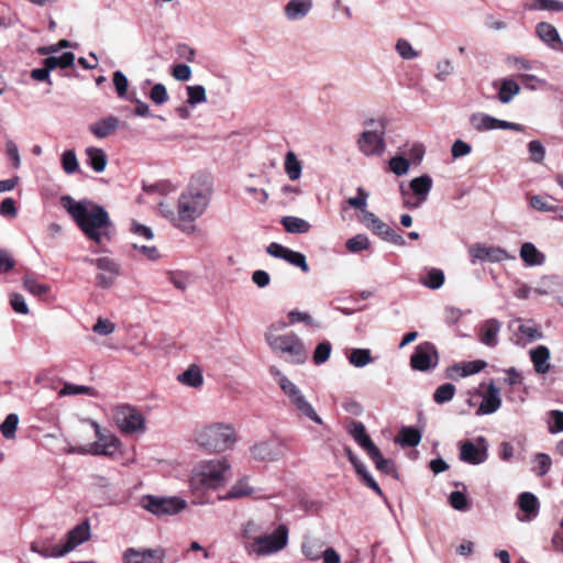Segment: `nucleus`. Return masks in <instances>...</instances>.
Instances as JSON below:
<instances>
[{
  "label": "nucleus",
  "mask_w": 563,
  "mask_h": 563,
  "mask_svg": "<svg viewBox=\"0 0 563 563\" xmlns=\"http://www.w3.org/2000/svg\"><path fill=\"white\" fill-rule=\"evenodd\" d=\"M253 492V487H251L247 483V477H242L234 483L228 493L223 495L218 494L217 498L219 500L239 499L252 495Z\"/></svg>",
  "instance_id": "29"
},
{
  "label": "nucleus",
  "mask_w": 563,
  "mask_h": 563,
  "mask_svg": "<svg viewBox=\"0 0 563 563\" xmlns=\"http://www.w3.org/2000/svg\"><path fill=\"white\" fill-rule=\"evenodd\" d=\"M461 364H462L461 377H466V376H470V375L477 374L483 368H485V366L487 365V363L485 361H482V360L464 362V363H461Z\"/></svg>",
  "instance_id": "57"
},
{
  "label": "nucleus",
  "mask_w": 563,
  "mask_h": 563,
  "mask_svg": "<svg viewBox=\"0 0 563 563\" xmlns=\"http://www.w3.org/2000/svg\"><path fill=\"white\" fill-rule=\"evenodd\" d=\"M331 354V344L328 341L321 342L317 345L313 353V361L316 364H322L327 362Z\"/></svg>",
  "instance_id": "60"
},
{
  "label": "nucleus",
  "mask_w": 563,
  "mask_h": 563,
  "mask_svg": "<svg viewBox=\"0 0 563 563\" xmlns=\"http://www.w3.org/2000/svg\"><path fill=\"white\" fill-rule=\"evenodd\" d=\"M323 542L320 540L308 539L302 545L303 555L310 561H318L322 555Z\"/></svg>",
  "instance_id": "44"
},
{
  "label": "nucleus",
  "mask_w": 563,
  "mask_h": 563,
  "mask_svg": "<svg viewBox=\"0 0 563 563\" xmlns=\"http://www.w3.org/2000/svg\"><path fill=\"white\" fill-rule=\"evenodd\" d=\"M234 477L230 459L224 456L213 457V490L225 486Z\"/></svg>",
  "instance_id": "16"
},
{
  "label": "nucleus",
  "mask_w": 563,
  "mask_h": 563,
  "mask_svg": "<svg viewBox=\"0 0 563 563\" xmlns=\"http://www.w3.org/2000/svg\"><path fill=\"white\" fill-rule=\"evenodd\" d=\"M520 257L528 266H540L545 262V255L531 242L521 245Z\"/></svg>",
  "instance_id": "30"
},
{
  "label": "nucleus",
  "mask_w": 563,
  "mask_h": 563,
  "mask_svg": "<svg viewBox=\"0 0 563 563\" xmlns=\"http://www.w3.org/2000/svg\"><path fill=\"white\" fill-rule=\"evenodd\" d=\"M396 52L404 59H413L419 56V53L413 49L412 45L405 38H399L396 43Z\"/></svg>",
  "instance_id": "53"
},
{
  "label": "nucleus",
  "mask_w": 563,
  "mask_h": 563,
  "mask_svg": "<svg viewBox=\"0 0 563 563\" xmlns=\"http://www.w3.org/2000/svg\"><path fill=\"white\" fill-rule=\"evenodd\" d=\"M95 264L98 269L103 271L110 275L118 276L119 275V266L118 264L109 258V257H100L95 261Z\"/></svg>",
  "instance_id": "62"
},
{
  "label": "nucleus",
  "mask_w": 563,
  "mask_h": 563,
  "mask_svg": "<svg viewBox=\"0 0 563 563\" xmlns=\"http://www.w3.org/2000/svg\"><path fill=\"white\" fill-rule=\"evenodd\" d=\"M97 441L90 445V452L96 455H112L119 448V439L111 434L104 433L97 422H92Z\"/></svg>",
  "instance_id": "15"
},
{
  "label": "nucleus",
  "mask_w": 563,
  "mask_h": 563,
  "mask_svg": "<svg viewBox=\"0 0 563 563\" xmlns=\"http://www.w3.org/2000/svg\"><path fill=\"white\" fill-rule=\"evenodd\" d=\"M199 178H194L187 192H184L178 200L177 218L178 227H184L200 217L209 203L208 192H202L195 188V183Z\"/></svg>",
  "instance_id": "2"
},
{
  "label": "nucleus",
  "mask_w": 563,
  "mask_h": 563,
  "mask_svg": "<svg viewBox=\"0 0 563 563\" xmlns=\"http://www.w3.org/2000/svg\"><path fill=\"white\" fill-rule=\"evenodd\" d=\"M143 507L156 516L176 515L186 507V501L178 497H157L147 495L142 499Z\"/></svg>",
  "instance_id": "7"
},
{
  "label": "nucleus",
  "mask_w": 563,
  "mask_h": 563,
  "mask_svg": "<svg viewBox=\"0 0 563 563\" xmlns=\"http://www.w3.org/2000/svg\"><path fill=\"white\" fill-rule=\"evenodd\" d=\"M369 245V240L365 234H357L349 239L345 243L346 250L351 253H357L363 250H367Z\"/></svg>",
  "instance_id": "50"
},
{
  "label": "nucleus",
  "mask_w": 563,
  "mask_h": 563,
  "mask_svg": "<svg viewBox=\"0 0 563 563\" xmlns=\"http://www.w3.org/2000/svg\"><path fill=\"white\" fill-rule=\"evenodd\" d=\"M288 541V529L286 526L280 525L276 530L264 537H258L255 540L254 551L258 554H268L282 550Z\"/></svg>",
  "instance_id": "9"
},
{
  "label": "nucleus",
  "mask_w": 563,
  "mask_h": 563,
  "mask_svg": "<svg viewBox=\"0 0 563 563\" xmlns=\"http://www.w3.org/2000/svg\"><path fill=\"white\" fill-rule=\"evenodd\" d=\"M468 252L472 264H476L477 262L500 263L506 260H515V256L509 255L501 247L474 244L470 247Z\"/></svg>",
  "instance_id": "12"
},
{
  "label": "nucleus",
  "mask_w": 563,
  "mask_h": 563,
  "mask_svg": "<svg viewBox=\"0 0 563 563\" xmlns=\"http://www.w3.org/2000/svg\"><path fill=\"white\" fill-rule=\"evenodd\" d=\"M87 163L97 173H101L107 166V154L103 150L95 146L86 148Z\"/></svg>",
  "instance_id": "33"
},
{
  "label": "nucleus",
  "mask_w": 563,
  "mask_h": 563,
  "mask_svg": "<svg viewBox=\"0 0 563 563\" xmlns=\"http://www.w3.org/2000/svg\"><path fill=\"white\" fill-rule=\"evenodd\" d=\"M455 386L451 383L440 385L433 393V401L443 405L453 399L455 395Z\"/></svg>",
  "instance_id": "47"
},
{
  "label": "nucleus",
  "mask_w": 563,
  "mask_h": 563,
  "mask_svg": "<svg viewBox=\"0 0 563 563\" xmlns=\"http://www.w3.org/2000/svg\"><path fill=\"white\" fill-rule=\"evenodd\" d=\"M238 442V433L232 423L213 422V452L232 451Z\"/></svg>",
  "instance_id": "10"
},
{
  "label": "nucleus",
  "mask_w": 563,
  "mask_h": 563,
  "mask_svg": "<svg viewBox=\"0 0 563 563\" xmlns=\"http://www.w3.org/2000/svg\"><path fill=\"white\" fill-rule=\"evenodd\" d=\"M384 126L380 130L364 131L358 137L357 144L360 151L366 155H379L385 150Z\"/></svg>",
  "instance_id": "14"
},
{
  "label": "nucleus",
  "mask_w": 563,
  "mask_h": 563,
  "mask_svg": "<svg viewBox=\"0 0 563 563\" xmlns=\"http://www.w3.org/2000/svg\"><path fill=\"white\" fill-rule=\"evenodd\" d=\"M470 122L477 132L495 130L494 117L483 112L472 114Z\"/></svg>",
  "instance_id": "43"
},
{
  "label": "nucleus",
  "mask_w": 563,
  "mask_h": 563,
  "mask_svg": "<svg viewBox=\"0 0 563 563\" xmlns=\"http://www.w3.org/2000/svg\"><path fill=\"white\" fill-rule=\"evenodd\" d=\"M30 549L43 558H59L66 554L64 543H53L52 539L33 541Z\"/></svg>",
  "instance_id": "21"
},
{
  "label": "nucleus",
  "mask_w": 563,
  "mask_h": 563,
  "mask_svg": "<svg viewBox=\"0 0 563 563\" xmlns=\"http://www.w3.org/2000/svg\"><path fill=\"white\" fill-rule=\"evenodd\" d=\"M288 318H289V324H295L297 322H303L307 325H311V327H316V328L319 327V324L313 320V318L307 312L291 310L288 312Z\"/></svg>",
  "instance_id": "59"
},
{
  "label": "nucleus",
  "mask_w": 563,
  "mask_h": 563,
  "mask_svg": "<svg viewBox=\"0 0 563 563\" xmlns=\"http://www.w3.org/2000/svg\"><path fill=\"white\" fill-rule=\"evenodd\" d=\"M519 91L520 86L515 80L504 79L499 88L498 99L501 103H509Z\"/></svg>",
  "instance_id": "40"
},
{
  "label": "nucleus",
  "mask_w": 563,
  "mask_h": 563,
  "mask_svg": "<svg viewBox=\"0 0 563 563\" xmlns=\"http://www.w3.org/2000/svg\"><path fill=\"white\" fill-rule=\"evenodd\" d=\"M450 505L459 511H465L468 509V500L464 493L460 490H454L450 494L449 497Z\"/></svg>",
  "instance_id": "55"
},
{
  "label": "nucleus",
  "mask_w": 563,
  "mask_h": 563,
  "mask_svg": "<svg viewBox=\"0 0 563 563\" xmlns=\"http://www.w3.org/2000/svg\"><path fill=\"white\" fill-rule=\"evenodd\" d=\"M371 231L386 242L398 246L406 245V241L402 235L398 234L393 228H390L380 219L376 221L374 225H371Z\"/></svg>",
  "instance_id": "23"
},
{
  "label": "nucleus",
  "mask_w": 563,
  "mask_h": 563,
  "mask_svg": "<svg viewBox=\"0 0 563 563\" xmlns=\"http://www.w3.org/2000/svg\"><path fill=\"white\" fill-rule=\"evenodd\" d=\"M421 441V433L418 429L412 427H402L399 431L397 442L402 446H417Z\"/></svg>",
  "instance_id": "37"
},
{
  "label": "nucleus",
  "mask_w": 563,
  "mask_h": 563,
  "mask_svg": "<svg viewBox=\"0 0 563 563\" xmlns=\"http://www.w3.org/2000/svg\"><path fill=\"white\" fill-rule=\"evenodd\" d=\"M528 152L531 162L540 164L544 161L545 147L539 140H533L528 143Z\"/></svg>",
  "instance_id": "52"
},
{
  "label": "nucleus",
  "mask_w": 563,
  "mask_h": 563,
  "mask_svg": "<svg viewBox=\"0 0 563 563\" xmlns=\"http://www.w3.org/2000/svg\"><path fill=\"white\" fill-rule=\"evenodd\" d=\"M271 374L277 378V383L280 389L289 398V400H291L294 397L298 396L301 393V390L285 375H283L278 368L272 367Z\"/></svg>",
  "instance_id": "35"
},
{
  "label": "nucleus",
  "mask_w": 563,
  "mask_h": 563,
  "mask_svg": "<svg viewBox=\"0 0 563 563\" xmlns=\"http://www.w3.org/2000/svg\"><path fill=\"white\" fill-rule=\"evenodd\" d=\"M151 100L156 104H163L168 100L166 87L163 84H155L150 92Z\"/></svg>",
  "instance_id": "63"
},
{
  "label": "nucleus",
  "mask_w": 563,
  "mask_h": 563,
  "mask_svg": "<svg viewBox=\"0 0 563 563\" xmlns=\"http://www.w3.org/2000/svg\"><path fill=\"white\" fill-rule=\"evenodd\" d=\"M311 8V0H289L285 5V15L290 21H297L303 19Z\"/></svg>",
  "instance_id": "26"
},
{
  "label": "nucleus",
  "mask_w": 563,
  "mask_h": 563,
  "mask_svg": "<svg viewBox=\"0 0 563 563\" xmlns=\"http://www.w3.org/2000/svg\"><path fill=\"white\" fill-rule=\"evenodd\" d=\"M280 223L285 230L291 234H303L307 233L311 228L308 221L294 216L283 217Z\"/></svg>",
  "instance_id": "34"
},
{
  "label": "nucleus",
  "mask_w": 563,
  "mask_h": 563,
  "mask_svg": "<svg viewBox=\"0 0 563 563\" xmlns=\"http://www.w3.org/2000/svg\"><path fill=\"white\" fill-rule=\"evenodd\" d=\"M178 380L190 387H199L202 385L201 371L197 365H190L183 374L178 376Z\"/></svg>",
  "instance_id": "39"
},
{
  "label": "nucleus",
  "mask_w": 563,
  "mask_h": 563,
  "mask_svg": "<svg viewBox=\"0 0 563 563\" xmlns=\"http://www.w3.org/2000/svg\"><path fill=\"white\" fill-rule=\"evenodd\" d=\"M290 402L295 406L297 411L307 419L313 421L317 424H322V418L317 413L312 405L306 399L302 393L294 397Z\"/></svg>",
  "instance_id": "28"
},
{
  "label": "nucleus",
  "mask_w": 563,
  "mask_h": 563,
  "mask_svg": "<svg viewBox=\"0 0 563 563\" xmlns=\"http://www.w3.org/2000/svg\"><path fill=\"white\" fill-rule=\"evenodd\" d=\"M90 538V525L88 520H85L77 525L66 534L64 548L66 553L73 551L75 548L89 540Z\"/></svg>",
  "instance_id": "19"
},
{
  "label": "nucleus",
  "mask_w": 563,
  "mask_h": 563,
  "mask_svg": "<svg viewBox=\"0 0 563 563\" xmlns=\"http://www.w3.org/2000/svg\"><path fill=\"white\" fill-rule=\"evenodd\" d=\"M439 353L435 345L431 342H422L418 344L410 357V365L419 372H430L439 364Z\"/></svg>",
  "instance_id": "6"
},
{
  "label": "nucleus",
  "mask_w": 563,
  "mask_h": 563,
  "mask_svg": "<svg viewBox=\"0 0 563 563\" xmlns=\"http://www.w3.org/2000/svg\"><path fill=\"white\" fill-rule=\"evenodd\" d=\"M62 166L66 174H74L78 170L79 164L76 153L73 150H67L62 155Z\"/></svg>",
  "instance_id": "51"
},
{
  "label": "nucleus",
  "mask_w": 563,
  "mask_h": 563,
  "mask_svg": "<svg viewBox=\"0 0 563 563\" xmlns=\"http://www.w3.org/2000/svg\"><path fill=\"white\" fill-rule=\"evenodd\" d=\"M369 194L362 187L357 188V196L351 197L346 200L350 207L360 209L361 211L365 210L367 206V199Z\"/></svg>",
  "instance_id": "56"
},
{
  "label": "nucleus",
  "mask_w": 563,
  "mask_h": 563,
  "mask_svg": "<svg viewBox=\"0 0 563 563\" xmlns=\"http://www.w3.org/2000/svg\"><path fill=\"white\" fill-rule=\"evenodd\" d=\"M23 285L29 292L40 298L47 296L51 290L47 284L38 283L34 277L29 275L23 278Z\"/></svg>",
  "instance_id": "45"
},
{
  "label": "nucleus",
  "mask_w": 563,
  "mask_h": 563,
  "mask_svg": "<svg viewBox=\"0 0 563 563\" xmlns=\"http://www.w3.org/2000/svg\"><path fill=\"white\" fill-rule=\"evenodd\" d=\"M444 273L440 268H430L426 276L420 277V283L430 289H439L444 284Z\"/></svg>",
  "instance_id": "41"
},
{
  "label": "nucleus",
  "mask_w": 563,
  "mask_h": 563,
  "mask_svg": "<svg viewBox=\"0 0 563 563\" xmlns=\"http://www.w3.org/2000/svg\"><path fill=\"white\" fill-rule=\"evenodd\" d=\"M367 455L374 462L376 468L379 472H383V473L388 474V475H391V474L396 473L395 463L391 460H389V459H385L382 455V453H380L378 448L375 449L373 452H371Z\"/></svg>",
  "instance_id": "42"
},
{
  "label": "nucleus",
  "mask_w": 563,
  "mask_h": 563,
  "mask_svg": "<svg viewBox=\"0 0 563 563\" xmlns=\"http://www.w3.org/2000/svg\"><path fill=\"white\" fill-rule=\"evenodd\" d=\"M266 252L275 258L284 260L290 265L300 268L303 273H308L310 269L302 253L290 250L279 243L272 242L267 245Z\"/></svg>",
  "instance_id": "13"
},
{
  "label": "nucleus",
  "mask_w": 563,
  "mask_h": 563,
  "mask_svg": "<svg viewBox=\"0 0 563 563\" xmlns=\"http://www.w3.org/2000/svg\"><path fill=\"white\" fill-rule=\"evenodd\" d=\"M192 494L199 499V503H208V494L211 489V465L206 464L194 471L190 478Z\"/></svg>",
  "instance_id": "11"
},
{
  "label": "nucleus",
  "mask_w": 563,
  "mask_h": 563,
  "mask_svg": "<svg viewBox=\"0 0 563 563\" xmlns=\"http://www.w3.org/2000/svg\"><path fill=\"white\" fill-rule=\"evenodd\" d=\"M63 206L77 227L89 240L101 245L110 240L112 222L107 210L90 201H75L71 197H63Z\"/></svg>",
  "instance_id": "1"
},
{
  "label": "nucleus",
  "mask_w": 563,
  "mask_h": 563,
  "mask_svg": "<svg viewBox=\"0 0 563 563\" xmlns=\"http://www.w3.org/2000/svg\"><path fill=\"white\" fill-rule=\"evenodd\" d=\"M501 406L500 389L492 382L487 386L486 394L476 411V415H492L495 413Z\"/></svg>",
  "instance_id": "18"
},
{
  "label": "nucleus",
  "mask_w": 563,
  "mask_h": 563,
  "mask_svg": "<svg viewBox=\"0 0 563 563\" xmlns=\"http://www.w3.org/2000/svg\"><path fill=\"white\" fill-rule=\"evenodd\" d=\"M536 33L550 48L563 52V41L554 25L548 22H539L536 26Z\"/></svg>",
  "instance_id": "17"
},
{
  "label": "nucleus",
  "mask_w": 563,
  "mask_h": 563,
  "mask_svg": "<svg viewBox=\"0 0 563 563\" xmlns=\"http://www.w3.org/2000/svg\"><path fill=\"white\" fill-rule=\"evenodd\" d=\"M125 563H162V556L156 551H136L128 549L124 553Z\"/></svg>",
  "instance_id": "31"
},
{
  "label": "nucleus",
  "mask_w": 563,
  "mask_h": 563,
  "mask_svg": "<svg viewBox=\"0 0 563 563\" xmlns=\"http://www.w3.org/2000/svg\"><path fill=\"white\" fill-rule=\"evenodd\" d=\"M349 361L355 367H364L373 362V357L368 349H354L349 355Z\"/></svg>",
  "instance_id": "48"
},
{
  "label": "nucleus",
  "mask_w": 563,
  "mask_h": 563,
  "mask_svg": "<svg viewBox=\"0 0 563 563\" xmlns=\"http://www.w3.org/2000/svg\"><path fill=\"white\" fill-rule=\"evenodd\" d=\"M231 80L229 77L220 74H213V95L224 98L231 92Z\"/></svg>",
  "instance_id": "49"
},
{
  "label": "nucleus",
  "mask_w": 563,
  "mask_h": 563,
  "mask_svg": "<svg viewBox=\"0 0 563 563\" xmlns=\"http://www.w3.org/2000/svg\"><path fill=\"white\" fill-rule=\"evenodd\" d=\"M112 417L124 434L143 433L146 429L143 413L129 404L118 405L112 409Z\"/></svg>",
  "instance_id": "4"
},
{
  "label": "nucleus",
  "mask_w": 563,
  "mask_h": 563,
  "mask_svg": "<svg viewBox=\"0 0 563 563\" xmlns=\"http://www.w3.org/2000/svg\"><path fill=\"white\" fill-rule=\"evenodd\" d=\"M488 457L487 440L479 435L476 438V444L470 440L464 441L460 445V460L471 464L479 465Z\"/></svg>",
  "instance_id": "8"
},
{
  "label": "nucleus",
  "mask_w": 563,
  "mask_h": 563,
  "mask_svg": "<svg viewBox=\"0 0 563 563\" xmlns=\"http://www.w3.org/2000/svg\"><path fill=\"white\" fill-rule=\"evenodd\" d=\"M533 8L536 10L562 12L563 11V1H560V0H534Z\"/></svg>",
  "instance_id": "61"
},
{
  "label": "nucleus",
  "mask_w": 563,
  "mask_h": 563,
  "mask_svg": "<svg viewBox=\"0 0 563 563\" xmlns=\"http://www.w3.org/2000/svg\"><path fill=\"white\" fill-rule=\"evenodd\" d=\"M552 421L549 424V432L554 434L563 431V411L552 410L550 412Z\"/></svg>",
  "instance_id": "64"
},
{
  "label": "nucleus",
  "mask_w": 563,
  "mask_h": 563,
  "mask_svg": "<svg viewBox=\"0 0 563 563\" xmlns=\"http://www.w3.org/2000/svg\"><path fill=\"white\" fill-rule=\"evenodd\" d=\"M409 159L402 156H395L389 161V168L397 176L406 175L409 170Z\"/></svg>",
  "instance_id": "54"
},
{
  "label": "nucleus",
  "mask_w": 563,
  "mask_h": 563,
  "mask_svg": "<svg viewBox=\"0 0 563 563\" xmlns=\"http://www.w3.org/2000/svg\"><path fill=\"white\" fill-rule=\"evenodd\" d=\"M264 338L274 353L287 355V360L291 363L302 364L308 358L305 343L295 332H288L279 336L264 333Z\"/></svg>",
  "instance_id": "3"
},
{
  "label": "nucleus",
  "mask_w": 563,
  "mask_h": 563,
  "mask_svg": "<svg viewBox=\"0 0 563 563\" xmlns=\"http://www.w3.org/2000/svg\"><path fill=\"white\" fill-rule=\"evenodd\" d=\"M19 424V417L16 413H9L0 424V432L7 440L15 439V432Z\"/></svg>",
  "instance_id": "46"
},
{
  "label": "nucleus",
  "mask_w": 563,
  "mask_h": 563,
  "mask_svg": "<svg viewBox=\"0 0 563 563\" xmlns=\"http://www.w3.org/2000/svg\"><path fill=\"white\" fill-rule=\"evenodd\" d=\"M432 178L428 174H423L410 180L409 187L416 197L420 198V202H424L432 188Z\"/></svg>",
  "instance_id": "32"
},
{
  "label": "nucleus",
  "mask_w": 563,
  "mask_h": 563,
  "mask_svg": "<svg viewBox=\"0 0 563 563\" xmlns=\"http://www.w3.org/2000/svg\"><path fill=\"white\" fill-rule=\"evenodd\" d=\"M286 451L287 442L280 438L260 441L250 448L252 459L258 462H276L285 456Z\"/></svg>",
  "instance_id": "5"
},
{
  "label": "nucleus",
  "mask_w": 563,
  "mask_h": 563,
  "mask_svg": "<svg viewBox=\"0 0 563 563\" xmlns=\"http://www.w3.org/2000/svg\"><path fill=\"white\" fill-rule=\"evenodd\" d=\"M517 505L520 510L525 514L523 518H519L522 521H531L539 515L540 504L537 496L532 493L525 492L518 496Z\"/></svg>",
  "instance_id": "22"
},
{
  "label": "nucleus",
  "mask_w": 563,
  "mask_h": 563,
  "mask_svg": "<svg viewBox=\"0 0 563 563\" xmlns=\"http://www.w3.org/2000/svg\"><path fill=\"white\" fill-rule=\"evenodd\" d=\"M188 100L191 106L206 101V89L202 86H188L187 87Z\"/></svg>",
  "instance_id": "58"
},
{
  "label": "nucleus",
  "mask_w": 563,
  "mask_h": 563,
  "mask_svg": "<svg viewBox=\"0 0 563 563\" xmlns=\"http://www.w3.org/2000/svg\"><path fill=\"white\" fill-rule=\"evenodd\" d=\"M347 431L354 441L365 450L367 454L377 449L371 437L367 434L365 426L361 421L351 420Z\"/></svg>",
  "instance_id": "20"
},
{
  "label": "nucleus",
  "mask_w": 563,
  "mask_h": 563,
  "mask_svg": "<svg viewBox=\"0 0 563 563\" xmlns=\"http://www.w3.org/2000/svg\"><path fill=\"white\" fill-rule=\"evenodd\" d=\"M75 54L71 52H66L60 56H49L44 59V65H46L51 70L56 69L57 67L62 69L69 68L74 66Z\"/></svg>",
  "instance_id": "38"
},
{
  "label": "nucleus",
  "mask_w": 563,
  "mask_h": 563,
  "mask_svg": "<svg viewBox=\"0 0 563 563\" xmlns=\"http://www.w3.org/2000/svg\"><path fill=\"white\" fill-rule=\"evenodd\" d=\"M285 173L290 180H297L300 178L302 173V164L298 159L297 155L289 151L285 156Z\"/></svg>",
  "instance_id": "36"
},
{
  "label": "nucleus",
  "mask_w": 563,
  "mask_h": 563,
  "mask_svg": "<svg viewBox=\"0 0 563 563\" xmlns=\"http://www.w3.org/2000/svg\"><path fill=\"white\" fill-rule=\"evenodd\" d=\"M501 329V323L495 319H488L482 327L481 342L487 346L495 347L498 344V333Z\"/></svg>",
  "instance_id": "27"
},
{
  "label": "nucleus",
  "mask_w": 563,
  "mask_h": 563,
  "mask_svg": "<svg viewBox=\"0 0 563 563\" xmlns=\"http://www.w3.org/2000/svg\"><path fill=\"white\" fill-rule=\"evenodd\" d=\"M119 119L113 115L106 117L90 124V132L98 139H104L112 135L119 128Z\"/></svg>",
  "instance_id": "24"
},
{
  "label": "nucleus",
  "mask_w": 563,
  "mask_h": 563,
  "mask_svg": "<svg viewBox=\"0 0 563 563\" xmlns=\"http://www.w3.org/2000/svg\"><path fill=\"white\" fill-rule=\"evenodd\" d=\"M534 371L538 374H547L550 371V350L545 345H539L529 352Z\"/></svg>",
  "instance_id": "25"
}]
</instances>
